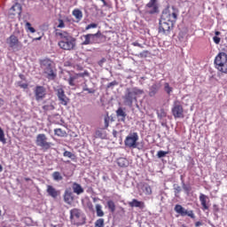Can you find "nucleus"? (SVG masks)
Wrapping results in <instances>:
<instances>
[{
	"instance_id": "9b49d317",
	"label": "nucleus",
	"mask_w": 227,
	"mask_h": 227,
	"mask_svg": "<svg viewBox=\"0 0 227 227\" xmlns=\"http://www.w3.org/2000/svg\"><path fill=\"white\" fill-rule=\"evenodd\" d=\"M55 93L58 97L60 106H68V104H70V98L67 97L63 87H58L57 89H55Z\"/></svg>"
},
{
	"instance_id": "4468645a",
	"label": "nucleus",
	"mask_w": 227,
	"mask_h": 227,
	"mask_svg": "<svg viewBox=\"0 0 227 227\" xmlns=\"http://www.w3.org/2000/svg\"><path fill=\"white\" fill-rule=\"evenodd\" d=\"M174 210H175V212H176V214H180L182 215V217H185V215H187L191 219H196V215H194L193 210L187 211V209H185L180 204H176L174 207Z\"/></svg>"
},
{
	"instance_id": "f3484780",
	"label": "nucleus",
	"mask_w": 227,
	"mask_h": 227,
	"mask_svg": "<svg viewBox=\"0 0 227 227\" xmlns=\"http://www.w3.org/2000/svg\"><path fill=\"white\" fill-rule=\"evenodd\" d=\"M64 201L67 205H72L74 203V192H72L71 188H67L63 195Z\"/></svg>"
},
{
	"instance_id": "423d86ee",
	"label": "nucleus",
	"mask_w": 227,
	"mask_h": 227,
	"mask_svg": "<svg viewBox=\"0 0 227 227\" xmlns=\"http://www.w3.org/2000/svg\"><path fill=\"white\" fill-rule=\"evenodd\" d=\"M100 38H106L100 31L96 34H87L81 36L82 40V45H94L96 43H100Z\"/></svg>"
},
{
	"instance_id": "2f4dec72",
	"label": "nucleus",
	"mask_w": 227,
	"mask_h": 227,
	"mask_svg": "<svg viewBox=\"0 0 227 227\" xmlns=\"http://www.w3.org/2000/svg\"><path fill=\"white\" fill-rule=\"evenodd\" d=\"M96 212L98 217H104V211L102 210V206L100 204L96 205Z\"/></svg>"
},
{
	"instance_id": "0e129e2a",
	"label": "nucleus",
	"mask_w": 227,
	"mask_h": 227,
	"mask_svg": "<svg viewBox=\"0 0 227 227\" xmlns=\"http://www.w3.org/2000/svg\"><path fill=\"white\" fill-rule=\"evenodd\" d=\"M20 79H24V74H20Z\"/></svg>"
},
{
	"instance_id": "9d476101",
	"label": "nucleus",
	"mask_w": 227,
	"mask_h": 227,
	"mask_svg": "<svg viewBox=\"0 0 227 227\" xmlns=\"http://www.w3.org/2000/svg\"><path fill=\"white\" fill-rule=\"evenodd\" d=\"M6 43L12 51H20V49H22V43L19 41V37L15 35H11L6 39Z\"/></svg>"
},
{
	"instance_id": "c85d7f7f",
	"label": "nucleus",
	"mask_w": 227,
	"mask_h": 227,
	"mask_svg": "<svg viewBox=\"0 0 227 227\" xmlns=\"http://www.w3.org/2000/svg\"><path fill=\"white\" fill-rule=\"evenodd\" d=\"M106 205H107V207H108L110 212H112V214L116 211V204H114V201H113V200H108V201L106 202Z\"/></svg>"
},
{
	"instance_id": "37998d69",
	"label": "nucleus",
	"mask_w": 227,
	"mask_h": 227,
	"mask_svg": "<svg viewBox=\"0 0 227 227\" xmlns=\"http://www.w3.org/2000/svg\"><path fill=\"white\" fill-rule=\"evenodd\" d=\"M165 155H168V152L165 151H159L157 153V157L158 159H162V157H164Z\"/></svg>"
},
{
	"instance_id": "69168bd1",
	"label": "nucleus",
	"mask_w": 227,
	"mask_h": 227,
	"mask_svg": "<svg viewBox=\"0 0 227 227\" xmlns=\"http://www.w3.org/2000/svg\"><path fill=\"white\" fill-rule=\"evenodd\" d=\"M53 227H57L56 225H54Z\"/></svg>"
},
{
	"instance_id": "49530a36",
	"label": "nucleus",
	"mask_w": 227,
	"mask_h": 227,
	"mask_svg": "<svg viewBox=\"0 0 227 227\" xmlns=\"http://www.w3.org/2000/svg\"><path fill=\"white\" fill-rule=\"evenodd\" d=\"M82 90L83 91H88V93H95V90H93V89H90V88H88V85H85L83 88H82Z\"/></svg>"
},
{
	"instance_id": "603ef678",
	"label": "nucleus",
	"mask_w": 227,
	"mask_h": 227,
	"mask_svg": "<svg viewBox=\"0 0 227 227\" xmlns=\"http://www.w3.org/2000/svg\"><path fill=\"white\" fill-rule=\"evenodd\" d=\"M113 86H118V82L114 81L112 82H109L106 86V88H113Z\"/></svg>"
},
{
	"instance_id": "680f3d73",
	"label": "nucleus",
	"mask_w": 227,
	"mask_h": 227,
	"mask_svg": "<svg viewBox=\"0 0 227 227\" xmlns=\"http://www.w3.org/2000/svg\"><path fill=\"white\" fill-rule=\"evenodd\" d=\"M25 181H26V182H31V178H29V177H25Z\"/></svg>"
},
{
	"instance_id": "b1692460",
	"label": "nucleus",
	"mask_w": 227,
	"mask_h": 227,
	"mask_svg": "<svg viewBox=\"0 0 227 227\" xmlns=\"http://www.w3.org/2000/svg\"><path fill=\"white\" fill-rule=\"evenodd\" d=\"M73 191H74V194H77L78 196L80 194H82V192H84V189L82 188V186H81V184H79L77 183L73 184Z\"/></svg>"
},
{
	"instance_id": "7c9ffc66",
	"label": "nucleus",
	"mask_w": 227,
	"mask_h": 227,
	"mask_svg": "<svg viewBox=\"0 0 227 227\" xmlns=\"http://www.w3.org/2000/svg\"><path fill=\"white\" fill-rule=\"evenodd\" d=\"M145 194H146V196H150L152 194V186L148 185V184H144L142 187Z\"/></svg>"
},
{
	"instance_id": "bb28decb",
	"label": "nucleus",
	"mask_w": 227,
	"mask_h": 227,
	"mask_svg": "<svg viewBox=\"0 0 227 227\" xmlns=\"http://www.w3.org/2000/svg\"><path fill=\"white\" fill-rule=\"evenodd\" d=\"M51 176L55 182H61L63 180V176H61L59 171L53 172Z\"/></svg>"
},
{
	"instance_id": "0eeeda50",
	"label": "nucleus",
	"mask_w": 227,
	"mask_h": 227,
	"mask_svg": "<svg viewBox=\"0 0 227 227\" xmlns=\"http://www.w3.org/2000/svg\"><path fill=\"white\" fill-rule=\"evenodd\" d=\"M35 145L39 146L43 152L51 150L52 147V143L48 141L47 135L41 133L35 137Z\"/></svg>"
},
{
	"instance_id": "a18cd8bd",
	"label": "nucleus",
	"mask_w": 227,
	"mask_h": 227,
	"mask_svg": "<svg viewBox=\"0 0 227 227\" xmlns=\"http://www.w3.org/2000/svg\"><path fill=\"white\" fill-rule=\"evenodd\" d=\"M59 29H63L65 27V21L63 20L59 19V25L57 26Z\"/></svg>"
},
{
	"instance_id": "473e14b6",
	"label": "nucleus",
	"mask_w": 227,
	"mask_h": 227,
	"mask_svg": "<svg viewBox=\"0 0 227 227\" xmlns=\"http://www.w3.org/2000/svg\"><path fill=\"white\" fill-rule=\"evenodd\" d=\"M157 116L160 120H162V118H166L168 116V113L164 108H161L160 111L157 112Z\"/></svg>"
},
{
	"instance_id": "58836bf2",
	"label": "nucleus",
	"mask_w": 227,
	"mask_h": 227,
	"mask_svg": "<svg viewBox=\"0 0 227 227\" xmlns=\"http://www.w3.org/2000/svg\"><path fill=\"white\" fill-rule=\"evenodd\" d=\"M96 137H100L101 139H104L106 137V134H104V131L98 129L95 133Z\"/></svg>"
},
{
	"instance_id": "e433bc0d",
	"label": "nucleus",
	"mask_w": 227,
	"mask_h": 227,
	"mask_svg": "<svg viewBox=\"0 0 227 227\" xmlns=\"http://www.w3.org/2000/svg\"><path fill=\"white\" fill-rule=\"evenodd\" d=\"M137 56V58H148V56H150V51H148V50H145V51H143L142 52H140Z\"/></svg>"
},
{
	"instance_id": "de8ad7c7",
	"label": "nucleus",
	"mask_w": 227,
	"mask_h": 227,
	"mask_svg": "<svg viewBox=\"0 0 227 227\" xmlns=\"http://www.w3.org/2000/svg\"><path fill=\"white\" fill-rule=\"evenodd\" d=\"M97 24L96 23H91V24H89L86 27H85V29H86V31H88L89 29H95V27H97Z\"/></svg>"
},
{
	"instance_id": "c9c22d12",
	"label": "nucleus",
	"mask_w": 227,
	"mask_h": 227,
	"mask_svg": "<svg viewBox=\"0 0 227 227\" xmlns=\"http://www.w3.org/2000/svg\"><path fill=\"white\" fill-rule=\"evenodd\" d=\"M0 142L3 143V145H6V138L4 137V131L1 128H0Z\"/></svg>"
},
{
	"instance_id": "6ab92c4d",
	"label": "nucleus",
	"mask_w": 227,
	"mask_h": 227,
	"mask_svg": "<svg viewBox=\"0 0 227 227\" xmlns=\"http://www.w3.org/2000/svg\"><path fill=\"white\" fill-rule=\"evenodd\" d=\"M90 74H88V72H84V73H79L76 74L74 75H70L67 82L69 84V86H75V81H77V79H79V77H86L89 76Z\"/></svg>"
},
{
	"instance_id": "a19ab883",
	"label": "nucleus",
	"mask_w": 227,
	"mask_h": 227,
	"mask_svg": "<svg viewBox=\"0 0 227 227\" xmlns=\"http://www.w3.org/2000/svg\"><path fill=\"white\" fill-rule=\"evenodd\" d=\"M95 226L96 227H104V219L103 218L98 219L95 223Z\"/></svg>"
},
{
	"instance_id": "8fccbe9b",
	"label": "nucleus",
	"mask_w": 227,
	"mask_h": 227,
	"mask_svg": "<svg viewBox=\"0 0 227 227\" xmlns=\"http://www.w3.org/2000/svg\"><path fill=\"white\" fill-rule=\"evenodd\" d=\"M213 41L216 43V45H219V43H221V37L215 35L213 37Z\"/></svg>"
},
{
	"instance_id": "2eb2a0df",
	"label": "nucleus",
	"mask_w": 227,
	"mask_h": 227,
	"mask_svg": "<svg viewBox=\"0 0 227 227\" xmlns=\"http://www.w3.org/2000/svg\"><path fill=\"white\" fill-rule=\"evenodd\" d=\"M173 23H169L164 20H160L159 33L162 35H169V31L174 27Z\"/></svg>"
},
{
	"instance_id": "20e7f679",
	"label": "nucleus",
	"mask_w": 227,
	"mask_h": 227,
	"mask_svg": "<svg viewBox=\"0 0 227 227\" xmlns=\"http://www.w3.org/2000/svg\"><path fill=\"white\" fill-rule=\"evenodd\" d=\"M145 91L143 90L137 89V87L126 89L125 94L123 96L124 104L126 106H131L134 102H137V97L143 95Z\"/></svg>"
},
{
	"instance_id": "1a4fd4ad",
	"label": "nucleus",
	"mask_w": 227,
	"mask_h": 227,
	"mask_svg": "<svg viewBox=\"0 0 227 227\" xmlns=\"http://www.w3.org/2000/svg\"><path fill=\"white\" fill-rule=\"evenodd\" d=\"M172 10L174 11L173 12L169 11L163 12L160 20L175 25L176 20L178 19V14L176 13V9L175 6H172Z\"/></svg>"
},
{
	"instance_id": "a878e982",
	"label": "nucleus",
	"mask_w": 227,
	"mask_h": 227,
	"mask_svg": "<svg viewBox=\"0 0 227 227\" xmlns=\"http://www.w3.org/2000/svg\"><path fill=\"white\" fill-rule=\"evenodd\" d=\"M117 164L120 168H127V166H129V160L125 158H119Z\"/></svg>"
},
{
	"instance_id": "6e6d98bb",
	"label": "nucleus",
	"mask_w": 227,
	"mask_h": 227,
	"mask_svg": "<svg viewBox=\"0 0 227 227\" xmlns=\"http://www.w3.org/2000/svg\"><path fill=\"white\" fill-rule=\"evenodd\" d=\"M38 40H42V36L35 37L33 39L34 42H37Z\"/></svg>"
},
{
	"instance_id": "09e8293b",
	"label": "nucleus",
	"mask_w": 227,
	"mask_h": 227,
	"mask_svg": "<svg viewBox=\"0 0 227 227\" xmlns=\"http://www.w3.org/2000/svg\"><path fill=\"white\" fill-rule=\"evenodd\" d=\"M183 189L187 193L191 192V186H187V184H183Z\"/></svg>"
},
{
	"instance_id": "3c124183",
	"label": "nucleus",
	"mask_w": 227,
	"mask_h": 227,
	"mask_svg": "<svg viewBox=\"0 0 227 227\" xmlns=\"http://www.w3.org/2000/svg\"><path fill=\"white\" fill-rule=\"evenodd\" d=\"M109 121H110L109 115L106 116L105 117V129H107L109 127Z\"/></svg>"
},
{
	"instance_id": "f704fd0d",
	"label": "nucleus",
	"mask_w": 227,
	"mask_h": 227,
	"mask_svg": "<svg viewBox=\"0 0 227 227\" xmlns=\"http://www.w3.org/2000/svg\"><path fill=\"white\" fill-rule=\"evenodd\" d=\"M63 156L64 157H67L68 159H75V154H74L72 152L70 151H65L63 153Z\"/></svg>"
},
{
	"instance_id": "a211bd4d",
	"label": "nucleus",
	"mask_w": 227,
	"mask_h": 227,
	"mask_svg": "<svg viewBox=\"0 0 227 227\" xmlns=\"http://www.w3.org/2000/svg\"><path fill=\"white\" fill-rule=\"evenodd\" d=\"M46 192L48 194V196H50L51 198H53V200L58 199V196H59V194H61V192H59V190H56L54 188V186L48 184L46 186Z\"/></svg>"
},
{
	"instance_id": "13d9d810",
	"label": "nucleus",
	"mask_w": 227,
	"mask_h": 227,
	"mask_svg": "<svg viewBox=\"0 0 227 227\" xmlns=\"http://www.w3.org/2000/svg\"><path fill=\"white\" fill-rule=\"evenodd\" d=\"M4 104V100L3 98H0V107Z\"/></svg>"
},
{
	"instance_id": "5701e85b",
	"label": "nucleus",
	"mask_w": 227,
	"mask_h": 227,
	"mask_svg": "<svg viewBox=\"0 0 227 227\" xmlns=\"http://www.w3.org/2000/svg\"><path fill=\"white\" fill-rule=\"evenodd\" d=\"M159 90H160V84H153L150 88L149 96L155 97V95H157V93L159 92Z\"/></svg>"
},
{
	"instance_id": "7ed1b4c3",
	"label": "nucleus",
	"mask_w": 227,
	"mask_h": 227,
	"mask_svg": "<svg viewBox=\"0 0 227 227\" xmlns=\"http://www.w3.org/2000/svg\"><path fill=\"white\" fill-rule=\"evenodd\" d=\"M41 68L43 70V74L47 75V79L54 81L58 74L56 73V67H54V62L50 59H43L40 60Z\"/></svg>"
},
{
	"instance_id": "c03bdc74",
	"label": "nucleus",
	"mask_w": 227,
	"mask_h": 227,
	"mask_svg": "<svg viewBox=\"0 0 227 227\" xmlns=\"http://www.w3.org/2000/svg\"><path fill=\"white\" fill-rule=\"evenodd\" d=\"M18 86L20 88H22L23 90H27L29 85L27 83H24L22 82H18Z\"/></svg>"
},
{
	"instance_id": "052dcab7",
	"label": "nucleus",
	"mask_w": 227,
	"mask_h": 227,
	"mask_svg": "<svg viewBox=\"0 0 227 227\" xmlns=\"http://www.w3.org/2000/svg\"><path fill=\"white\" fill-rule=\"evenodd\" d=\"M215 36H219V35H221V32L215 31Z\"/></svg>"
},
{
	"instance_id": "f257e3e1",
	"label": "nucleus",
	"mask_w": 227,
	"mask_h": 227,
	"mask_svg": "<svg viewBox=\"0 0 227 227\" xmlns=\"http://www.w3.org/2000/svg\"><path fill=\"white\" fill-rule=\"evenodd\" d=\"M59 37L58 45L62 51H74L75 49V37L72 36L70 33L67 31H60L55 33Z\"/></svg>"
},
{
	"instance_id": "bf43d9fd",
	"label": "nucleus",
	"mask_w": 227,
	"mask_h": 227,
	"mask_svg": "<svg viewBox=\"0 0 227 227\" xmlns=\"http://www.w3.org/2000/svg\"><path fill=\"white\" fill-rule=\"evenodd\" d=\"M100 1H102L104 6H107V2H106V0H100Z\"/></svg>"
},
{
	"instance_id": "f8f14e48",
	"label": "nucleus",
	"mask_w": 227,
	"mask_h": 227,
	"mask_svg": "<svg viewBox=\"0 0 227 227\" xmlns=\"http://www.w3.org/2000/svg\"><path fill=\"white\" fill-rule=\"evenodd\" d=\"M172 114L174 118H184V106H182V103L178 100H175L173 104V107L171 109Z\"/></svg>"
},
{
	"instance_id": "393cba45",
	"label": "nucleus",
	"mask_w": 227,
	"mask_h": 227,
	"mask_svg": "<svg viewBox=\"0 0 227 227\" xmlns=\"http://www.w3.org/2000/svg\"><path fill=\"white\" fill-rule=\"evenodd\" d=\"M116 115L118 116V118H121V121L125 122V118H127V114L123 111V109L121 108H118V110L116 111Z\"/></svg>"
},
{
	"instance_id": "5fc2aeb1",
	"label": "nucleus",
	"mask_w": 227,
	"mask_h": 227,
	"mask_svg": "<svg viewBox=\"0 0 227 227\" xmlns=\"http://www.w3.org/2000/svg\"><path fill=\"white\" fill-rule=\"evenodd\" d=\"M195 226H196V227L203 226V223H201V222H196V223H195Z\"/></svg>"
},
{
	"instance_id": "4d7b16f0",
	"label": "nucleus",
	"mask_w": 227,
	"mask_h": 227,
	"mask_svg": "<svg viewBox=\"0 0 227 227\" xmlns=\"http://www.w3.org/2000/svg\"><path fill=\"white\" fill-rule=\"evenodd\" d=\"M214 210L215 212H219V207H217L216 205H214Z\"/></svg>"
},
{
	"instance_id": "72a5a7b5",
	"label": "nucleus",
	"mask_w": 227,
	"mask_h": 227,
	"mask_svg": "<svg viewBox=\"0 0 227 227\" xmlns=\"http://www.w3.org/2000/svg\"><path fill=\"white\" fill-rule=\"evenodd\" d=\"M54 109L55 107L52 103L43 106V110L44 111V113H47V111H54Z\"/></svg>"
},
{
	"instance_id": "412c9836",
	"label": "nucleus",
	"mask_w": 227,
	"mask_h": 227,
	"mask_svg": "<svg viewBox=\"0 0 227 227\" xmlns=\"http://www.w3.org/2000/svg\"><path fill=\"white\" fill-rule=\"evenodd\" d=\"M129 206L131 207V208H140L143 210V208H145L146 205L143 201H139L137 199H133L132 201L129 202Z\"/></svg>"
},
{
	"instance_id": "39448f33",
	"label": "nucleus",
	"mask_w": 227,
	"mask_h": 227,
	"mask_svg": "<svg viewBox=\"0 0 227 227\" xmlns=\"http://www.w3.org/2000/svg\"><path fill=\"white\" fill-rule=\"evenodd\" d=\"M215 68L221 74H227V54L226 52H219L214 60Z\"/></svg>"
},
{
	"instance_id": "4be33fe9",
	"label": "nucleus",
	"mask_w": 227,
	"mask_h": 227,
	"mask_svg": "<svg viewBox=\"0 0 227 227\" xmlns=\"http://www.w3.org/2000/svg\"><path fill=\"white\" fill-rule=\"evenodd\" d=\"M199 200L200 201V205L202 207V210H208L209 207H208V204H207V201L208 200V196L203 194V193H200V197H199Z\"/></svg>"
},
{
	"instance_id": "6e6552de",
	"label": "nucleus",
	"mask_w": 227,
	"mask_h": 227,
	"mask_svg": "<svg viewBox=\"0 0 227 227\" xmlns=\"http://www.w3.org/2000/svg\"><path fill=\"white\" fill-rule=\"evenodd\" d=\"M137 141H139L137 132L129 133L124 140V145L127 148H137Z\"/></svg>"
},
{
	"instance_id": "f03ea898",
	"label": "nucleus",
	"mask_w": 227,
	"mask_h": 227,
	"mask_svg": "<svg viewBox=\"0 0 227 227\" xmlns=\"http://www.w3.org/2000/svg\"><path fill=\"white\" fill-rule=\"evenodd\" d=\"M69 221L72 226H84L86 224V215L81 208L74 207L69 211Z\"/></svg>"
},
{
	"instance_id": "dca6fc26",
	"label": "nucleus",
	"mask_w": 227,
	"mask_h": 227,
	"mask_svg": "<svg viewBox=\"0 0 227 227\" xmlns=\"http://www.w3.org/2000/svg\"><path fill=\"white\" fill-rule=\"evenodd\" d=\"M148 8L147 12L150 15H153L154 13H159V5L157 4V0H150L149 3L145 5Z\"/></svg>"
},
{
	"instance_id": "4c0bfd02",
	"label": "nucleus",
	"mask_w": 227,
	"mask_h": 227,
	"mask_svg": "<svg viewBox=\"0 0 227 227\" xmlns=\"http://www.w3.org/2000/svg\"><path fill=\"white\" fill-rule=\"evenodd\" d=\"M164 90H165L166 93H168V95H171V91H173V88H171V87L169 86V83H168V82H166V83L164 84Z\"/></svg>"
},
{
	"instance_id": "ea45409f",
	"label": "nucleus",
	"mask_w": 227,
	"mask_h": 227,
	"mask_svg": "<svg viewBox=\"0 0 227 227\" xmlns=\"http://www.w3.org/2000/svg\"><path fill=\"white\" fill-rule=\"evenodd\" d=\"M174 192H175V196L178 198V195L180 194V192H182V187H180L179 185L176 186L174 188Z\"/></svg>"
},
{
	"instance_id": "c756f323",
	"label": "nucleus",
	"mask_w": 227,
	"mask_h": 227,
	"mask_svg": "<svg viewBox=\"0 0 227 227\" xmlns=\"http://www.w3.org/2000/svg\"><path fill=\"white\" fill-rule=\"evenodd\" d=\"M54 134H55V136H58L59 137H65V136H67V131H65L61 129H55Z\"/></svg>"
},
{
	"instance_id": "864d4df0",
	"label": "nucleus",
	"mask_w": 227,
	"mask_h": 227,
	"mask_svg": "<svg viewBox=\"0 0 227 227\" xmlns=\"http://www.w3.org/2000/svg\"><path fill=\"white\" fill-rule=\"evenodd\" d=\"M131 45H133V47H139L140 49H143V44L137 43V42H134L131 43Z\"/></svg>"
},
{
	"instance_id": "cd10ccee",
	"label": "nucleus",
	"mask_w": 227,
	"mask_h": 227,
	"mask_svg": "<svg viewBox=\"0 0 227 227\" xmlns=\"http://www.w3.org/2000/svg\"><path fill=\"white\" fill-rule=\"evenodd\" d=\"M72 13L77 20H81L82 19V12L81 10L74 9Z\"/></svg>"
},
{
	"instance_id": "ddd939ff",
	"label": "nucleus",
	"mask_w": 227,
	"mask_h": 227,
	"mask_svg": "<svg viewBox=\"0 0 227 227\" xmlns=\"http://www.w3.org/2000/svg\"><path fill=\"white\" fill-rule=\"evenodd\" d=\"M34 95L36 102H41L47 97V89L42 85H37L34 89Z\"/></svg>"
},
{
	"instance_id": "aec40b11",
	"label": "nucleus",
	"mask_w": 227,
	"mask_h": 227,
	"mask_svg": "<svg viewBox=\"0 0 227 227\" xmlns=\"http://www.w3.org/2000/svg\"><path fill=\"white\" fill-rule=\"evenodd\" d=\"M9 13L10 15H20V13H22V5H20L19 3H16L11 7Z\"/></svg>"
},
{
	"instance_id": "79ce46f5",
	"label": "nucleus",
	"mask_w": 227,
	"mask_h": 227,
	"mask_svg": "<svg viewBox=\"0 0 227 227\" xmlns=\"http://www.w3.org/2000/svg\"><path fill=\"white\" fill-rule=\"evenodd\" d=\"M26 27H27V29H28V31H30V33H36V29H35V27H31V23L27 22Z\"/></svg>"
},
{
	"instance_id": "e2e57ef3",
	"label": "nucleus",
	"mask_w": 227,
	"mask_h": 227,
	"mask_svg": "<svg viewBox=\"0 0 227 227\" xmlns=\"http://www.w3.org/2000/svg\"><path fill=\"white\" fill-rule=\"evenodd\" d=\"M2 171H3V166L0 165V173H2Z\"/></svg>"
}]
</instances>
